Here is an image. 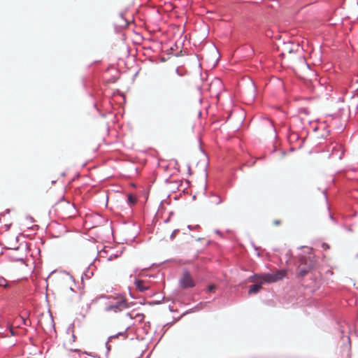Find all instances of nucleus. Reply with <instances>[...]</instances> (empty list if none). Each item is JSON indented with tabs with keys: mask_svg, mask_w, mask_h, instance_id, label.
<instances>
[{
	"mask_svg": "<svg viewBox=\"0 0 358 358\" xmlns=\"http://www.w3.org/2000/svg\"><path fill=\"white\" fill-rule=\"evenodd\" d=\"M215 289V286L213 285H209L208 287V291L210 292H214Z\"/></svg>",
	"mask_w": 358,
	"mask_h": 358,
	"instance_id": "11",
	"label": "nucleus"
},
{
	"mask_svg": "<svg viewBox=\"0 0 358 358\" xmlns=\"http://www.w3.org/2000/svg\"><path fill=\"white\" fill-rule=\"evenodd\" d=\"M128 201L131 204H134L136 203L137 199L135 196H134L132 194H129L128 195Z\"/></svg>",
	"mask_w": 358,
	"mask_h": 358,
	"instance_id": "8",
	"label": "nucleus"
},
{
	"mask_svg": "<svg viewBox=\"0 0 358 358\" xmlns=\"http://www.w3.org/2000/svg\"><path fill=\"white\" fill-rule=\"evenodd\" d=\"M129 308L127 300L123 296H117L113 298L109 304L105 308V311L108 317L117 314Z\"/></svg>",
	"mask_w": 358,
	"mask_h": 358,
	"instance_id": "2",
	"label": "nucleus"
},
{
	"mask_svg": "<svg viewBox=\"0 0 358 358\" xmlns=\"http://www.w3.org/2000/svg\"><path fill=\"white\" fill-rule=\"evenodd\" d=\"M134 284L136 289L141 292H144L150 289L152 285L150 281L145 280H137L135 281Z\"/></svg>",
	"mask_w": 358,
	"mask_h": 358,
	"instance_id": "5",
	"label": "nucleus"
},
{
	"mask_svg": "<svg viewBox=\"0 0 358 358\" xmlns=\"http://www.w3.org/2000/svg\"><path fill=\"white\" fill-rule=\"evenodd\" d=\"M321 247L323 249V250H327L330 248V246L328 243H322L321 244Z\"/></svg>",
	"mask_w": 358,
	"mask_h": 358,
	"instance_id": "10",
	"label": "nucleus"
},
{
	"mask_svg": "<svg viewBox=\"0 0 358 358\" xmlns=\"http://www.w3.org/2000/svg\"><path fill=\"white\" fill-rule=\"evenodd\" d=\"M0 287H8V282L6 279L1 277L0 278Z\"/></svg>",
	"mask_w": 358,
	"mask_h": 358,
	"instance_id": "9",
	"label": "nucleus"
},
{
	"mask_svg": "<svg viewBox=\"0 0 358 358\" xmlns=\"http://www.w3.org/2000/svg\"><path fill=\"white\" fill-rule=\"evenodd\" d=\"M281 220H275L273 221V224L275 225V226H279L280 224H281Z\"/></svg>",
	"mask_w": 358,
	"mask_h": 358,
	"instance_id": "12",
	"label": "nucleus"
},
{
	"mask_svg": "<svg viewBox=\"0 0 358 358\" xmlns=\"http://www.w3.org/2000/svg\"><path fill=\"white\" fill-rule=\"evenodd\" d=\"M10 333H11L12 335H15L13 329H10Z\"/></svg>",
	"mask_w": 358,
	"mask_h": 358,
	"instance_id": "13",
	"label": "nucleus"
},
{
	"mask_svg": "<svg viewBox=\"0 0 358 358\" xmlns=\"http://www.w3.org/2000/svg\"><path fill=\"white\" fill-rule=\"evenodd\" d=\"M76 341V336L74 334L68 335L67 338L64 342V346L65 348L70 351L78 352V349L74 346H72V343Z\"/></svg>",
	"mask_w": 358,
	"mask_h": 358,
	"instance_id": "6",
	"label": "nucleus"
},
{
	"mask_svg": "<svg viewBox=\"0 0 358 358\" xmlns=\"http://www.w3.org/2000/svg\"><path fill=\"white\" fill-rule=\"evenodd\" d=\"M317 264V259L313 254L302 256L300 258V263L298 266V271L301 276L306 275L310 271L313 269Z\"/></svg>",
	"mask_w": 358,
	"mask_h": 358,
	"instance_id": "3",
	"label": "nucleus"
},
{
	"mask_svg": "<svg viewBox=\"0 0 358 358\" xmlns=\"http://www.w3.org/2000/svg\"><path fill=\"white\" fill-rule=\"evenodd\" d=\"M125 317H129L130 319L138 318L139 322H143L145 318V315L142 313H136L134 316L131 313H127Z\"/></svg>",
	"mask_w": 358,
	"mask_h": 358,
	"instance_id": "7",
	"label": "nucleus"
},
{
	"mask_svg": "<svg viewBox=\"0 0 358 358\" xmlns=\"http://www.w3.org/2000/svg\"><path fill=\"white\" fill-rule=\"evenodd\" d=\"M180 283L182 288H189L194 286V282L188 272L184 273L180 280Z\"/></svg>",
	"mask_w": 358,
	"mask_h": 358,
	"instance_id": "4",
	"label": "nucleus"
},
{
	"mask_svg": "<svg viewBox=\"0 0 358 358\" xmlns=\"http://www.w3.org/2000/svg\"><path fill=\"white\" fill-rule=\"evenodd\" d=\"M286 275L285 270H280L276 271L275 273H265L262 275H255L251 276L250 280L255 282L256 284L252 285L250 287L248 294H257L262 289V284L263 283H271L282 280Z\"/></svg>",
	"mask_w": 358,
	"mask_h": 358,
	"instance_id": "1",
	"label": "nucleus"
}]
</instances>
